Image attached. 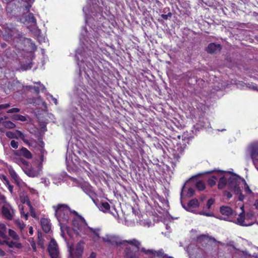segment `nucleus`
<instances>
[{
    "label": "nucleus",
    "mask_w": 258,
    "mask_h": 258,
    "mask_svg": "<svg viewBox=\"0 0 258 258\" xmlns=\"http://www.w3.org/2000/svg\"><path fill=\"white\" fill-rule=\"evenodd\" d=\"M11 146L14 149H17L18 147V142L15 140H12L10 143Z\"/></svg>",
    "instance_id": "nucleus-42"
},
{
    "label": "nucleus",
    "mask_w": 258,
    "mask_h": 258,
    "mask_svg": "<svg viewBox=\"0 0 258 258\" xmlns=\"http://www.w3.org/2000/svg\"><path fill=\"white\" fill-rule=\"evenodd\" d=\"M22 160L23 158H18L15 159L16 162L18 163L20 166H21Z\"/></svg>",
    "instance_id": "nucleus-47"
},
{
    "label": "nucleus",
    "mask_w": 258,
    "mask_h": 258,
    "mask_svg": "<svg viewBox=\"0 0 258 258\" xmlns=\"http://www.w3.org/2000/svg\"><path fill=\"white\" fill-rule=\"evenodd\" d=\"M200 203L197 199L195 198L190 200L187 203L188 208H196L199 207Z\"/></svg>",
    "instance_id": "nucleus-24"
},
{
    "label": "nucleus",
    "mask_w": 258,
    "mask_h": 258,
    "mask_svg": "<svg viewBox=\"0 0 258 258\" xmlns=\"http://www.w3.org/2000/svg\"><path fill=\"white\" fill-rule=\"evenodd\" d=\"M171 16L172 13L171 12H169L167 14H162L161 17L164 20H167L168 17H170Z\"/></svg>",
    "instance_id": "nucleus-43"
},
{
    "label": "nucleus",
    "mask_w": 258,
    "mask_h": 258,
    "mask_svg": "<svg viewBox=\"0 0 258 258\" xmlns=\"http://www.w3.org/2000/svg\"><path fill=\"white\" fill-rule=\"evenodd\" d=\"M72 223L75 231L78 230L81 231L85 227H88L85 219L82 216H79V217L74 218Z\"/></svg>",
    "instance_id": "nucleus-6"
},
{
    "label": "nucleus",
    "mask_w": 258,
    "mask_h": 258,
    "mask_svg": "<svg viewBox=\"0 0 258 258\" xmlns=\"http://www.w3.org/2000/svg\"><path fill=\"white\" fill-rule=\"evenodd\" d=\"M26 20L28 22L31 23L32 26H35L37 25V21L33 13H29L27 16Z\"/></svg>",
    "instance_id": "nucleus-22"
},
{
    "label": "nucleus",
    "mask_w": 258,
    "mask_h": 258,
    "mask_svg": "<svg viewBox=\"0 0 258 258\" xmlns=\"http://www.w3.org/2000/svg\"><path fill=\"white\" fill-rule=\"evenodd\" d=\"M29 233L30 235H32L33 234V227L32 226H30L29 228Z\"/></svg>",
    "instance_id": "nucleus-55"
},
{
    "label": "nucleus",
    "mask_w": 258,
    "mask_h": 258,
    "mask_svg": "<svg viewBox=\"0 0 258 258\" xmlns=\"http://www.w3.org/2000/svg\"><path fill=\"white\" fill-rule=\"evenodd\" d=\"M196 186L197 189L200 191L204 190L206 188V185L204 181L200 180L196 183Z\"/></svg>",
    "instance_id": "nucleus-27"
},
{
    "label": "nucleus",
    "mask_w": 258,
    "mask_h": 258,
    "mask_svg": "<svg viewBox=\"0 0 258 258\" xmlns=\"http://www.w3.org/2000/svg\"><path fill=\"white\" fill-rule=\"evenodd\" d=\"M100 208L104 213H106L110 211V206L107 202H102Z\"/></svg>",
    "instance_id": "nucleus-25"
},
{
    "label": "nucleus",
    "mask_w": 258,
    "mask_h": 258,
    "mask_svg": "<svg viewBox=\"0 0 258 258\" xmlns=\"http://www.w3.org/2000/svg\"><path fill=\"white\" fill-rule=\"evenodd\" d=\"M163 258H174V257L172 256H168L167 255H164Z\"/></svg>",
    "instance_id": "nucleus-60"
},
{
    "label": "nucleus",
    "mask_w": 258,
    "mask_h": 258,
    "mask_svg": "<svg viewBox=\"0 0 258 258\" xmlns=\"http://www.w3.org/2000/svg\"><path fill=\"white\" fill-rule=\"evenodd\" d=\"M31 216L33 218L36 217V214L35 213L34 211H31Z\"/></svg>",
    "instance_id": "nucleus-58"
},
{
    "label": "nucleus",
    "mask_w": 258,
    "mask_h": 258,
    "mask_svg": "<svg viewBox=\"0 0 258 258\" xmlns=\"http://www.w3.org/2000/svg\"><path fill=\"white\" fill-rule=\"evenodd\" d=\"M227 183V178L224 176L221 177L219 180L218 188L219 189H223Z\"/></svg>",
    "instance_id": "nucleus-23"
},
{
    "label": "nucleus",
    "mask_w": 258,
    "mask_h": 258,
    "mask_svg": "<svg viewBox=\"0 0 258 258\" xmlns=\"http://www.w3.org/2000/svg\"><path fill=\"white\" fill-rule=\"evenodd\" d=\"M53 101H54V103H55V105H57V101L56 99L54 98V99H53Z\"/></svg>",
    "instance_id": "nucleus-61"
},
{
    "label": "nucleus",
    "mask_w": 258,
    "mask_h": 258,
    "mask_svg": "<svg viewBox=\"0 0 258 258\" xmlns=\"http://www.w3.org/2000/svg\"><path fill=\"white\" fill-rule=\"evenodd\" d=\"M3 125L7 128H14L16 126L15 124L11 121H5L3 123Z\"/></svg>",
    "instance_id": "nucleus-28"
},
{
    "label": "nucleus",
    "mask_w": 258,
    "mask_h": 258,
    "mask_svg": "<svg viewBox=\"0 0 258 258\" xmlns=\"http://www.w3.org/2000/svg\"><path fill=\"white\" fill-rule=\"evenodd\" d=\"M81 188L93 201H94V198L96 197V194L91 185L89 183H85L81 185Z\"/></svg>",
    "instance_id": "nucleus-13"
},
{
    "label": "nucleus",
    "mask_w": 258,
    "mask_h": 258,
    "mask_svg": "<svg viewBox=\"0 0 258 258\" xmlns=\"http://www.w3.org/2000/svg\"><path fill=\"white\" fill-rule=\"evenodd\" d=\"M31 7V5H28L26 6V10L28 11H29L30 8Z\"/></svg>",
    "instance_id": "nucleus-59"
},
{
    "label": "nucleus",
    "mask_w": 258,
    "mask_h": 258,
    "mask_svg": "<svg viewBox=\"0 0 258 258\" xmlns=\"http://www.w3.org/2000/svg\"><path fill=\"white\" fill-rule=\"evenodd\" d=\"M10 174L13 179H14L16 182H19V177L15 171L11 172Z\"/></svg>",
    "instance_id": "nucleus-39"
},
{
    "label": "nucleus",
    "mask_w": 258,
    "mask_h": 258,
    "mask_svg": "<svg viewBox=\"0 0 258 258\" xmlns=\"http://www.w3.org/2000/svg\"><path fill=\"white\" fill-rule=\"evenodd\" d=\"M16 132L18 136H17L18 138L21 139L24 142H27V141L25 140V136L24 134L19 130H16Z\"/></svg>",
    "instance_id": "nucleus-34"
},
{
    "label": "nucleus",
    "mask_w": 258,
    "mask_h": 258,
    "mask_svg": "<svg viewBox=\"0 0 258 258\" xmlns=\"http://www.w3.org/2000/svg\"><path fill=\"white\" fill-rule=\"evenodd\" d=\"M83 251V243L81 242H78L77 244L75 249H73L71 246L69 248L71 258H82Z\"/></svg>",
    "instance_id": "nucleus-5"
},
{
    "label": "nucleus",
    "mask_w": 258,
    "mask_h": 258,
    "mask_svg": "<svg viewBox=\"0 0 258 258\" xmlns=\"http://www.w3.org/2000/svg\"><path fill=\"white\" fill-rule=\"evenodd\" d=\"M215 200L211 198L209 199L207 201V204H206V207L208 209H210L211 208L212 205H213L214 204Z\"/></svg>",
    "instance_id": "nucleus-35"
},
{
    "label": "nucleus",
    "mask_w": 258,
    "mask_h": 258,
    "mask_svg": "<svg viewBox=\"0 0 258 258\" xmlns=\"http://www.w3.org/2000/svg\"><path fill=\"white\" fill-rule=\"evenodd\" d=\"M140 243L138 246H133L135 248H132L131 247L126 246L124 250V258H139V250L141 246V242L138 240Z\"/></svg>",
    "instance_id": "nucleus-4"
},
{
    "label": "nucleus",
    "mask_w": 258,
    "mask_h": 258,
    "mask_svg": "<svg viewBox=\"0 0 258 258\" xmlns=\"http://www.w3.org/2000/svg\"><path fill=\"white\" fill-rule=\"evenodd\" d=\"M154 256H157L159 257L163 258L164 255H166L164 253V251L163 249H160L158 251L154 250Z\"/></svg>",
    "instance_id": "nucleus-32"
},
{
    "label": "nucleus",
    "mask_w": 258,
    "mask_h": 258,
    "mask_svg": "<svg viewBox=\"0 0 258 258\" xmlns=\"http://www.w3.org/2000/svg\"><path fill=\"white\" fill-rule=\"evenodd\" d=\"M88 258H96V253L94 252H92Z\"/></svg>",
    "instance_id": "nucleus-49"
},
{
    "label": "nucleus",
    "mask_w": 258,
    "mask_h": 258,
    "mask_svg": "<svg viewBox=\"0 0 258 258\" xmlns=\"http://www.w3.org/2000/svg\"><path fill=\"white\" fill-rule=\"evenodd\" d=\"M250 157L254 164L258 162V147H253L250 151Z\"/></svg>",
    "instance_id": "nucleus-19"
},
{
    "label": "nucleus",
    "mask_w": 258,
    "mask_h": 258,
    "mask_svg": "<svg viewBox=\"0 0 258 258\" xmlns=\"http://www.w3.org/2000/svg\"><path fill=\"white\" fill-rule=\"evenodd\" d=\"M24 172L29 177H35L38 176L39 173L38 171L35 170L30 165L23 168Z\"/></svg>",
    "instance_id": "nucleus-16"
},
{
    "label": "nucleus",
    "mask_w": 258,
    "mask_h": 258,
    "mask_svg": "<svg viewBox=\"0 0 258 258\" xmlns=\"http://www.w3.org/2000/svg\"><path fill=\"white\" fill-rule=\"evenodd\" d=\"M12 0H2L3 2H5L8 3L9 2H11Z\"/></svg>",
    "instance_id": "nucleus-62"
},
{
    "label": "nucleus",
    "mask_w": 258,
    "mask_h": 258,
    "mask_svg": "<svg viewBox=\"0 0 258 258\" xmlns=\"http://www.w3.org/2000/svg\"><path fill=\"white\" fill-rule=\"evenodd\" d=\"M224 195L227 197V199H230L232 197V194L228 191H225Z\"/></svg>",
    "instance_id": "nucleus-44"
},
{
    "label": "nucleus",
    "mask_w": 258,
    "mask_h": 258,
    "mask_svg": "<svg viewBox=\"0 0 258 258\" xmlns=\"http://www.w3.org/2000/svg\"><path fill=\"white\" fill-rule=\"evenodd\" d=\"M220 212L223 215L227 216H232L234 214L233 210L228 206H222L220 208Z\"/></svg>",
    "instance_id": "nucleus-17"
},
{
    "label": "nucleus",
    "mask_w": 258,
    "mask_h": 258,
    "mask_svg": "<svg viewBox=\"0 0 258 258\" xmlns=\"http://www.w3.org/2000/svg\"><path fill=\"white\" fill-rule=\"evenodd\" d=\"M9 233H10V234L11 236H13L14 238H15V236L14 235H16V233L15 231H13V230H10V231H9Z\"/></svg>",
    "instance_id": "nucleus-53"
},
{
    "label": "nucleus",
    "mask_w": 258,
    "mask_h": 258,
    "mask_svg": "<svg viewBox=\"0 0 258 258\" xmlns=\"http://www.w3.org/2000/svg\"><path fill=\"white\" fill-rule=\"evenodd\" d=\"M47 250L51 258H58V245L56 241L54 239H52L50 240L48 246Z\"/></svg>",
    "instance_id": "nucleus-8"
},
{
    "label": "nucleus",
    "mask_w": 258,
    "mask_h": 258,
    "mask_svg": "<svg viewBox=\"0 0 258 258\" xmlns=\"http://www.w3.org/2000/svg\"><path fill=\"white\" fill-rule=\"evenodd\" d=\"M29 166V163L28 161L25 160V159H23L22 161V163L21 164V166L22 167V168L23 169L24 168L27 167Z\"/></svg>",
    "instance_id": "nucleus-41"
},
{
    "label": "nucleus",
    "mask_w": 258,
    "mask_h": 258,
    "mask_svg": "<svg viewBox=\"0 0 258 258\" xmlns=\"http://www.w3.org/2000/svg\"><path fill=\"white\" fill-rule=\"evenodd\" d=\"M221 46L215 43H210L206 49V51L211 54L217 53L221 50Z\"/></svg>",
    "instance_id": "nucleus-14"
},
{
    "label": "nucleus",
    "mask_w": 258,
    "mask_h": 258,
    "mask_svg": "<svg viewBox=\"0 0 258 258\" xmlns=\"http://www.w3.org/2000/svg\"><path fill=\"white\" fill-rule=\"evenodd\" d=\"M20 85V83L18 81L7 82L4 85H3V89L4 92L7 94H9L10 93L11 91H16L18 90L15 89V87L17 85Z\"/></svg>",
    "instance_id": "nucleus-10"
},
{
    "label": "nucleus",
    "mask_w": 258,
    "mask_h": 258,
    "mask_svg": "<svg viewBox=\"0 0 258 258\" xmlns=\"http://www.w3.org/2000/svg\"><path fill=\"white\" fill-rule=\"evenodd\" d=\"M102 241L108 246H118L125 244H128L131 246H138L140 243L136 238L130 240H122L118 235L114 234H106L101 238Z\"/></svg>",
    "instance_id": "nucleus-1"
},
{
    "label": "nucleus",
    "mask_w": 258,
    "mask_h": 258,
    "mask_svg": "<svg viewBox=\"0 0 258 258\" xmlns=\"http://www.w3.org/2000/svg\"><path fill=\"white\" fill-rule=\"evenodd\" d=\"M231 188H232L235 194L238 195V200L240 201H243L244 199L245 196L242 194L241 190L240 189V187L238 185H233L232 186V187H230Z\"/></svg>",
    "instance_id": "nucleus-18"
},
{
    "label": "nucleus",
    "mask_w": 258,
    "mask_h": 258,
    "mask_svg": "<svg viewBox=\"0 0 258 258\" xmlns=\"http://www.w3.org/2000/svg\"><path fill=\"white\" fill-rule=\"evenodd\" d=\"M243 182L244 183V191L245 192L246 194L247 195H251L253 194L252 190L250 189L248 185L247 184V183L246 182L245 180L243 179Z\"/></svg>",
    "instance_id": "nucleus-30"
},
{
    "label": "nucleus",
    "mask_w": 258,
    "mask_h": 258,
    "mask_svg": "<svg viewBox=\"0 0 258 258\" xmlns=\"http://www.w3.org/2000/svg\"><path fill=\"white\" fill-rule=\"evenodd\" d=\"M5 252L2 249L0 248V256H3L4 255H5Z\"/></svg>",
    "instance_id": "nucleus-56"
},
{
    "label": "nucleus",
    "mask_w": 258,
    "mask_h": 258,
    "mask_svg": "<svg viewBox=\"0 0 258 258\" xmlns=\"http://www.w3.org/2000/svg\"><path fill=\"white\" fill-rule=\"evenodd\" d=\"M11 37L13 39L14 42H16L21 44H24L25 47H26L25 44L27 43L31 50L33 51L36 50L37 48L35 43L33 42L30 38H25L22 33L17 32L16 34L14 33L13 35H11Z\"/></svg>",
    "instance_id": "nucleus-3"
},
{
    "label": "nucleus",
    "mask_w": 258,
    "mask_h": 258,
    "mask_svg": "<svg viewBox=\"0 0 258 258\" xmlns=\"http://www.w3.org/2000/svg\"><path fill=\"white\" fill-rule=\"evenodd\" d=\"M140 251L147 255H152L154 256V250L153 249H146L144 247L140 249Z\"/></svg>",
    "instance_id": "nucleus-29"
},
{
    "label": "nucleus",
    "mask_w": 258,
    "mask_h": 258,
    "mask_svg": "<svg viewBox=\"0 0 258 258\" xmlns=\"http://www.w3.org/2000/svg\"><path fill=\"white\" fill-rule=\"evenodd\" d=\"M2 214L5 219L8 220H11L13 218L14 211L10 206L5 205L2 208Z\"/></svg>",
    "instance_id": "nucleus-9"
},
{
    "label": "nucleus",
    "mask_w": 258,
    "mask_h": 258,
    "mask_svg": "<svg viewBox=\"0 0 258 258\" xmlns=\"http://www.w3.org/2000/svg\"><path fill=\"white\" fill-rule=\"evenodd\" d=\"M55 215L59 222L67 223L70 219V208L66 204H58L53 206Z\"/></svg>",
    "instance_id": "nucleus-2"
},
{
    "label": "nucleus",
    "mask_w": 258,
    "mask_h": 258,
    "mask_svg": "<svg viewBox=\"0 0 258 258\" xmlns=\"http://www.w3.org/2000/svg\"><path fill=\"white\" fill-rule=\"evenodd\" d=\"M217 179V178L216 176H211V177H210L208 179V180L207 181L208 185L211 187L214 186L216 184Z\"/></svg>",
    "instance_id": "nucleus-26"
},
{
    "label": "nucleus",
    "mask_w": 258,
    "mask_h": 258,
    "mask_svg": "<svg viewBox=\"0 0 258 258\" xmlns=\"http://www.w3.org/2000/svg\"><path fill=\"white\" fill-rule=\"evenodd\" d=\"M6 136L10 139H18V137L16 136V134L11 131H8L6 133Z\"/></svg>",
    "instance_id": "nucleus-31"
},
{
    "label": "nucleus",
    "mask_w": 258,
    "mask_h": 258,
    "mask_svg": "<svg viewBox=\"0 0 258 258\" xmlns=\"http://www.w3.org/2000/svg\"><path fill=\"white\" fill-rule=\"evenodd\" d=\"M195 192V189L193 188L190 187L187 190L186 195L188 197H191L194 195Z\"/></svg>",
    "instance_id": "nucleus-37"
},
{
    "label": "nucleus",
    "mask_w": 258,
    "mask_h": 258,
    "mask_svg": "<svg viewBox=\"0 0 258 258\" xmlns=\"http://www.w3.org/2000/svg\"><path fill=\"white\" fill-rule=\"evenodd\" d=\"M33 89L34 90H35V91L37 93H39L40 92V88L38 87H36V86H34L33 87Z\"/></svg>",
    "instance_id": "nucleus-52"
},
{
    "label": "nucleus",
    "mask_w": 258,
    "mask_h": 258,
    "mask_svg": "<svg viewBox=\"0 0 258 258\" xmlns=\"http://www.w3.org/2000/svg\"><path fill=\"white\" fill-rule=\"evenodd\" d=\"M19 117V120H21V121H24L26 120V117L23 116V115H20V116Z\"/></svg>",
    "instance_id": "nucleus-51"
},
{
    "label": "nucleus",
    "mask_w": 258,
    "mask_h": 258,
    "mask_svg": "<svg viewBox=\"0 0 258 258\" xmlns=\"http://www.w3.org/2000/svg\"><path fill=\"white\" fill-rule=\"evenodd\" d=\"M203 238H209L210 239H212L214 241H216V239L212 237H209L208 235H204V234L201 235L199 236L198 237V240L200 241V240H202Z\"/></svg>",
    "instance_id": "nucleus-38"
},
{
    "label": "nucleus",
    "mask_w": 258,
    "mask_h": 258,
    "mask_svg": "<svg viewBox=\"0 0 258 258\" xmlns=\"http://www.w3.org/2000/svg\"><path fill=\"white\" fill-rule=\"evenodd\" d=\"M4 243H6L9 247L11 248L16 247L17 248H21L22 247L21 243L13 240H4L3 243L0 242L1 244H4Z\"/></svg>",
    "instance_id": "nucleus-20"
},
{
    "label": "nucleus",
    "mask_w": 258,
    "mask_h": 258,
    "mask_svg": "<svg viewBox=\"0 0 258 258\" xmlns=\"http://www.w3.org/2000/svg\"><path fill=\"white\" fill-rule=\"evenodd\" d=\"M14 154L17 156H22L27 159H31L32 158L31 153L26 148L23 147L19 150L15 151Z\"/></svg>",
    "instance_id": "nucleus-12"
},
{
    "label": "nucleus",
    "mask_w": 258,
    "mask_h": 258,
    "mask_svg": "<svg viewBox=\"0 0 258 258\" xmlns=\"http://www.w3.org/2000/svg\"><path fill=\"white\" fill-rule=\"evenodd\" d=\"M12 189H13V187H11V186H10V190H12Z\"/></svg>",
    "instance_id": "nucleus-64"
},
{
    "label": "nucleus",
    "mask_w": 258,
    "mask_h": 258,
    "mask_svg": "<svg viewBox=\"0 0 258 258\" xmlns=\"http://www.w3.org/2000/svg\"><path fill=\"white\" fill-rule=\"evenodd\" d=\"M21 216H23L26 220L28 219V213H27L26 214L24 213V214H23L22 212H21Z\"/></svg>",
    "instance_id": "nucleus-57"
},
{
    "label": "nucleus",
    "mask_w": 258,
    "mask_h": 258,
    "mask_svg": "<svg viewBox=\"0 0 258 258\" xmlns=\"http://www.w3.org/2000/svg\"><path fill=\"white\" fill-rule=\"evenodd\" d=\"M7 118H8V117L6 116H5L4 117H1L0 123H2L3 125V123L5 122V121H4V119H6Z\"/></svg>",
    "instance_id": "nucleus-48"
},
{
    "label": "nucleus",
    "mask_w": 258,
    "mask_h": 258,
    "mask_svg": "<svg viewBox=\"0 0 258 258\" xmlns=\"http://www.w3.org/2000/svg\"><path fill=\"white\" fill-rule=\"evenodd\" d=\"M200 214L202 215L206 216H211L212 215V214H211L210 213L205 212H203V211L200 212Z\"/></svg>",
    "instance_id": "nucleus-46"
},
{
    "label": "nucleus",
    "mask_w": 258,
    "mask_h": 258,
    "mask_svg": "<svg viewBox=\"0 0 258 258\" xmlns=\"http://www.w3.org/2000/svg\"><path fill=\"white\" fill-rule=\"evenodd\" d=\"M5 46H6V43H2V46L3 47H5Z\"/></svg>",
    "instance_id": "nucleus-63"
},
{
    "label": "nucleus",
    "mask_w": 258,
    "mask_h": 258,
    "mask_svg": "<svg viewBox=\"0 0 258 258\" xmlns=\"http://www.w3.org/2000/svg\"><path fill=\"white\" fill-rule=\"evenodd\" d=\"M20 114H17V115H14L13 117V118L15 120H19V117L18 116H20Z\"/></svg>",
    "instance_id": "nucleus-54"
},
{
    "label": "nucleus",
    "mask_w": 258,
    "mask_h": 258,
    "mask_svg": "<svg viewBox=\"0 0 258 258\" xmlns=\"http://www.w3.org/2000/svg\"><path fill=\"white\" fill-rule=\"evenodd\" d=\"M38 241H37V244L41 248H44V243H43L44 240L43 239V238H42L41 235H40L39 234H38Z\"/></svg>",
    "instance_id": "nucleus-33"
},
{
    "label": "nucleus",
    "mask_w": 258,
    "mask_h": 258,
    "mask_svg": "<svg viewBox=\"0 0 258 258\" xmlns=\"http://www.w3.org/2000/svg\"><path fill=\"white\" fill-rule=\"evenodd\" d=\"M240 209H241V212L238 215V217H237L236 219V223L238 225H239L240 226H248L251 225L250 223H247L245 220H247V218L251 216H252V214H249L248 213L247 214L246 216H245V212L244 210V206H242L241 207Z\"/></svg>",
    "instance_id": "nucleus-7"
},
{
    "label": "nucleus",
    "mask_w": 258,
    "mask_h": 258,
    "mask_svg": "<svg viewBox=\"0 0 258 258\" xmlns=\"http://www.w3.org/2000/svg\"><path fill=\"white\" fill-rule=\"evenodd\" d=\"M20 111V109L18 108H13L7 110V112L8 113H18Z\"/></svg>",
    "instance_id": "nucleus-40"
},
{
    "label": "nucleus",
    "mask_w": 258,
    "mask_h": 258,
    "mask_svg": "<svg viewBox=\"0 0 258 258\" xmlns=\"http://www.w3.org/2000/svg\"><path fill=\"white\" fill-rule=\"evenodd\" d=\"M239 178L240 177L235 174L231 176L229 178V186L232 187L233 185H238Z\"/></svg>",
    "instance_id": "nucleus-21"
},
{
    "label": "nucleus",
    "mask_w": 258,
    "mask_h": 258,
    "mask_svg": "<svg viewBox=\"0 0 258 258\" xmlns=\"http://www.w3.org/2000/svg\"><path fill=\"white\" fill-rule=\"evenodd\" d=\"M88 229L91 233L90 237L94 242H98L102 237L100 236V233L101 230V228H93L88 226Z\"/></svg>",
    "instance_id": "nucleus-11"
},
{
    "label": "nucleus",
    "mask_w": 258,
    "mask_h": 258,
    "mask_svg": "<svg viewBox=\"0 0 258 258\" xmlns=\"http://www.w3.org/2000/svg\"><path fill=\"white\" fill-rule=\"evenodd\" d=\"M10 106V103H7L4 104L0 105V110L4 109L7 108Z\"/></svg>",
    "instance_id": "nucleus-45"
},
{
    "label": "nucleus",
    "mask_w": 258,
    "mask_h": 258,
    "mask_svg": "<svg viewBox=\"0 0 258 258\" xmlns=\"http://www.w3.org/2000/svg\"><path fill=\"white\" fill-rule=\"evenodd\" d=\"M29 242L30 243V245L33 249V251L34 252H36V250H37V248H36V243H35V241L34 240L33 238H31L30 240H29Z\"/></svg>",
    "instance_id": "nucleus-36"
},
{
    "label": "nucleus",
    "mask_w": 258,
    "mask_h": 258,
    "mask_svg": "<svg viewBox=\"0 0 258 258\" xmlns=\"http://www.w3.org/2000/svg\"><path fill=\"white\" fill-rule=\"evenodd\" d=\"M71 213H73V214H74L75 215L77 216V217H79V216H80L78 214V213L75 211V210H71L70 209V214Z\"/></svg>",
    "instance_id": "nucleus-50"
},
{
    "label": "nucleus",
    "mask_w": 258,
    "mask_h": 258,
    "mask_svg": "<svg viewBox=\"0 0 258 258\" xmlns=\"http://www.w3.org/2000/svg\"><path fill=\"white\" fill-rule=\"evenodd\" d=\"M40 223L43 231L47 233L51 229L50 221L47 218H42L40 220Z\"/></svg>",
    "instance_id": "nucleus-15"
}]
</instances>
